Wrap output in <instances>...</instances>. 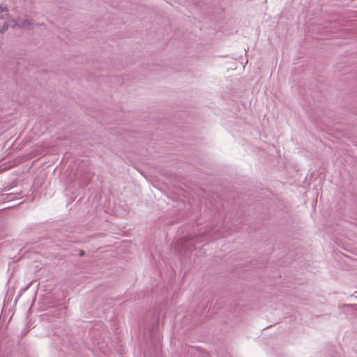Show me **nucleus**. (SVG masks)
Masks as SVG:
<instances>
[{"label":"nucleus","mask_w":357,"mask_h":357,"mask_svg":"<svg viewBox=\"0 0 357 357\" xmlns=\"http://www.w3.org/2000/svg\"><path fill=\"white\" fill-rule=\"evenodd\" d=\"M31 22L27 19H22L18 21H15L11 19L8 21H6L3 25L0 28V33H3L4 31L8 30L9 27L15 28V26L19 27H29Z\"/></svg>","instance_id":"f257e3e1"},{"label":"nucleus","mask_w":357,"mask_h":357,"mask_svg":"<svg viewBox=\"0 0 357 357\" xmlns=\"http://www.w3.org/2000/svg\"><path fill=\"white\" fill-rule=\"evenodd\" d=\"M11 20L8 15V10L7 7L0 6V28L3 25L6 21Z\"/></svg>","instance_id":"f03ea898"},{"label":"nucleus","mask_w":357,"mask_h":357,"mask_svg":"<svg viewBox=\"0 0 357 357\" xmlns=\"http://www.w3.org/2000/svg\"><path fill=\"white\" fill-rule=\"evenodd\" d=\"M79 255H80L81 256H83V255H84V251H81Z\"/></svg>","instance_id":"7ed1b4c3"},{"label":"nucleus","mask_w":357,"mask_h":357,"mask_svg":"<svg viewBox=\"0 0 357 357\" xmlns=\"http://www.w3.org/2000/svg\"><path fill=\"white\" fill-rule=\"evenodd\" d=\"M196 241H197V242H202V241H201V240H199V239H196Z\"/></svg>","instance_id":"20e7f679"}]
</instances>
